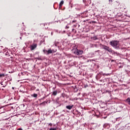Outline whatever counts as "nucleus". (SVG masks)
Masks as SVG:
<instances>
[{"mask_svg":"<svg viewBox=\"0 0 130 130\" xmlns=\"http://www.w3.org/2000/svg\"><path fill=\"white\" fill-rule=\"evenodd\" d=\"M110 45L112 46L115 49H118L120 45L119 44V41L116 40H113L110 42Z\"/></svg>","mask_w":130,"mask_h":130,"instance_id":"nucleus-1","label":"nucleus"},{"mask_svg":"<svg viewBox=\"0 0 130 130\" xmlns=\"http://www.w3.org/2000/svg\"><path fill=\"white\" fill-rule=\"evenodd\" d=\"M72 52L74 54L76 55H82L84 53V51L82 50L77 49V48L72 49Z\"/></svg>","mask_w":130,"mask_h":130,"instance_id":"nucleus-2","label":"nucleus"},{"mask_svg":"<svg viewBox=\"0 0 130 130\" xmlns=\"http://www.w3.org/2000/svg\"><path fill=\"white\" fill-rule=\"evenodd\" d=\"M102 46L103 49L106 50L107 51H108V52H113V50H112V49L111 48H110L109 47L105 45H102Z\"/></svg>","mask_w":130,"mask_h":130,"instance_id":"nucleus-3","label":"nucleus"},{"mask_svg":"<svg viewBox=\"0 0 130 130\" xmlns=\"http://www.w3.org/2000/svg\"><path fill=\"white\" fill-rule=\"evenodd\" d=\"M43 52L45 54L48 55V54H50L51 53H53V50H51V49H50L48 50H43Z\"/></svg>","mask_w":130,"mask_h":130,"instance_id":"nucleus-4","label":"nucleus"},{"mask_svg":"<svg viewBox=\"0 0 130 130\" xmlns=\"http://www.w3.org/2000/svg\"><path fill=\"white\" fill-rule=\"evenodd\" d=\"M73 107H74V105L66 106V108L67 109H69V110H71V109H72L73 108Z\"/></svg>","mask_w":130,"mask_h":130,"instance_id":"nucleus-5","label":"nucleus"},{"mask_svg":"<svg viewBox=\"0 0 130 130\" xmlns=\"http://www.w3.org/2000/svg\"><path fill=\"white\" fill-rule=\"evenodd\" d=\"M63 3H64L63 1H62L60 2L59 5V9H60L62 7V5H63Z\"/></svg>","mask_w":130,"mask_h":130,"instance_id":"nucleus-6","label":"nucleus"},{"mask_svg":"<svg viewBox=\"0 0 130 130\" xmlns=\"http://www.w3.org/2000/svg\"><path fill=\"white\" fill-rule=\"evenodd\" d=\"M6 77V75H5V73L0 74V79L1 78H5Z\"/></svg>","mask_w":130,"mask_h":130,"instance_id":"nucleus-7","label":"nucleus"},{"mask_svg":"<svg viewBox=\"0 0 130 130\" xmlns=\"http://www.w3.org/2000/svg\"><path fill=\"white\" fill-rule=\"evenodd\" d=\"M57 94V91H54L53 92L52 95H53L54 96H56V95Z\"/></svg>","mask_w":130,"mask_h":130,"instance_id":"nucleus-8","label":"nucleus"},{"mask_svg":"<svg viewBox=\"0 0 130 130\" xmlns=\"http://www.w3.org/2000/svg\"><path fill=\"white\" fill-rule=\"evenodd\" d=\"M126 101L127 102L128 104L130 105V98H128L126 100Z\"/></svg>","mask_w":130,"mask_h":130,"instance_id":"nucleus-9","label":"nucleus"},{"mask_svg":"<svg viewBox=\"0 0 130 130\" xmlns=\"http://www.w3.org/2000/svg\"><path fill=\"white\" fill-rule=\"evenodd\" d=\"M91 39H93V40H98V38L95 36V37H93V38H91Z\"/></svg>","mask_w":130,"mask_h":130,"instance_id":"nucleus-10","label":"nucleus"},{"mask_svg":"<svg viewBox=\"0 0 130 130\" xmlns=\"http://www.w3.org/2000/svg\"><path fill=\"white\" fill-rule=\"evenodd\" d=\"M37 47V44H34L33 45V49H35V48H36Z\"/></svg>","mask_w":130,"mask_h":130,"instance_id":"nucleus-11","label":"nucleus"},{"mask_svg":"<svg viewBox=\"0 0 130 130\" xmlns=\"http://www.w3.org/2000/svg\"><path fill=\"white\" fill-rule=\"evenodd\" d=\"M38 95L37 93H34L33 95V97H35V98H36L37 97Z\"/></svg>","mask_w":130,"mask_h":130,"instance_id":"nucleus-12","label":"nucleus"},{"mask_svg":"<svg viewBox=\"0 0 130 130\" xmlns=\"http://www.w3.org/2000/svg\"><path fill=\"white\" fill-rule=\"evenodd\" d=\"M50 130H57V128L51 127L50 128Z\"/></svg>","mask_w":130,"mask_h":130,"instance_id":"nucleus-13","label":"nucleus"},{"mask_svg":"<svg viewBox=\"0 0 130 130\" xmlns=\"http://www.w3.org/2000/svg\"><path fill=\"white\" fill-rule=\"evenodd\" d=\"M70 28V26L67 25L65 27L66 29H69Z\"/></svg>","mask_w":130,"mask_h":130,"instance_id":"nucleus-14","label":"nucleus"},{"mask_svg":"<svg viewBox=\"0 0 130 130\" xmlns=\"http://www.w3.org/2000/svg\"><path fill=\"white\" fill-rule=\"evenodd\" d=\"M30 49H31V50H33V45H31L30 46Z\"/></svg>","mask_w":130,"mask_h":130,"instance_id":"nucleus-15","label":"nucleus"},{"mask_svg":"<svg viewBox=\"0 0 130 130\" xmlns=\"http://www.w3.org/2000/svg\"><path fill=\"white\" fill-rule=\"evenodd\" d=\"M76 22H77V20H73L72 21V23H76Z\"/></svg>","mask_w":130,"mask_h":130,"instance_id":"nucleus-16","label":"nucleus"},{"mask_svg":"<svg viewBox=\"0 0 130 130\" xmlns=\"http://www.w3.org/2000/svg\"><path fill=\"white\" fill-rule=\"evenodd\" d=\"M49 125H50V126H52V123H49Z\"/></svg>","mask_w":130,"mask_h":130,"instance_id":"nucleus-17","label":"nucleus"},{"mask_svg":"<svg viewBox=\"0 0 130 130\" xmlns=\"http://www.w3.org/2000/svg\"><path fill=\"white\" fill-rule=\"evenodd\" d=\"M104 75H105V76H109V74H104Z\"/></svg>","mask_w":130,"mask_h":130,"instance_id":"nucleus-18","label":"nucleus"},{"mask_svg":"<svg viewBox=\"0 0 130 130\" xmlns=\"http://www.w3.org/2000/svg\"><path fill=\"white\" fill-rule=\"evenodd\" d=\"M45 103H47V102H44L42 103V104H45Z\"/></svg>","mask_w":130,"mask_h":130,"instance_id":"nucleus-19","label":"nucleus"},{"mask_svg":"<svg viewBox=\"0 0 130 130\" xmlns=\"http://www.w3.org/2000/svg\"><path fill=\"white\" fill-rule=\"evenodd\" d=\"M37 92H38V94L39 93V92H40V91H39V89H37Z\"/></svg>","mask_w":130,"mask_h":130,"instance_id":"nucleus-20","label":"nucleus"},{"mask_svg":"<svg viewBox=\"0 0 130 130\" xmlns=\"http://www.w3.org/2000/svg\"><path fill=\"white\" fill-rule=\"evenodd\" d=\"M109 3H112V0H109Z\"/></svg>","mask_w":130,"mask_h":130,"instance_id":"nucleus-21","label":"nucleus"},{"mask_svg":"<svg viewBox=\"0 0 130 130\" xmlns=\"http://www.w3.org/2000/svg\"><path fill=\"white\" fill-rule=\"evenodd\" d=\"M74 30H75V29H74V28L72 29V31H74Z\"/></svg>","mask_w":130,"mask_h":130,"instance_id":"nucleus-22","label":"nucleus"},{"mask_svg":"<svg viewBox=\"0 0 130 130\" xmlns=\"http://www.w3.org/2000/svg\"><path fill=\"white\" fill-rule=\"evenodd\" d=\"M76 92H77L78 91V89L76 88Z\"/></svg>","mask_w":130,"mask_h":130,"instance_id":"nucleus-23","label":"nucleus"},{"mask_svg":"<svg viewBox=\"0 0 130 130\" xmlns=\"http://www.w3.org/2000/svg\"><path fill=\"white\" fill-rule=\"evenodd\" d=\"M53 32H51V35H53Z\"/></svg>","mask_w":130,"mask_h":130,"instance_id":"nucleus-24","label":"nucleus"},{"mask_svg":"<svg viewBox=\"0 0 130 130\" xmlns=\"http://www.w3.org/2000/svg\"><path fill=\"white\" fill-rule=\"evenodd\" d=\"M86 14H89V12H86Z\"/></svg>","mask_w":130,"mask_h":130,"instance_id":"nucleus-25","label":"nucleus"},{"mask_svg":"<svg viewBox=\"0 0 130 130\" xmlns=\"http://www.w3.org/2000/svg\"><path fill=\"white\" fill-rule=\"evenodd\" d=\"M112 61H114V60H112Z\"/></svg>","mask_w":130,"mask_h":130,"instance_id":"nucleus-26","label":"nucleus"},{"mask_svg":"<svg viewBox=\"0 0 130 130\" xmlns=\"http://www.w3.org/2000/svg\"><path fill=\"white\" fill-rule=\"evenodd\" d=\"M20 39H22V37H20Z\"/></svg>","mask_w":130,"mask_h":130,"instance_id":"nucleus-27","label":"nucleus"},{"mask_svg":"<svg viewBox=\"0 0 130 130\" xmlns=\"http://www.w3.org/2000/svg\"><path fill=\"white\" fill-rule=\"evenodd\" d=\"M3 87H5V85H3Z\"/></svg>","mask_w":130,"mask_h":130,"instance_id":"nucleus-28","label":"nucleus"},{"mask_svg":"<svg viewBox=\"0 0 130 130\" xmlns=\"http://www.w3.org/2000/svg\"><path fill=\"white\" fill-rule=\"evenodd\" d=\"M74 90H76V88H75V89H74Z\"/></svg>","mask_w":130,"mask_h":130,"instance_id":"nucleus-29","label":"nucleus"}]
</instances>
